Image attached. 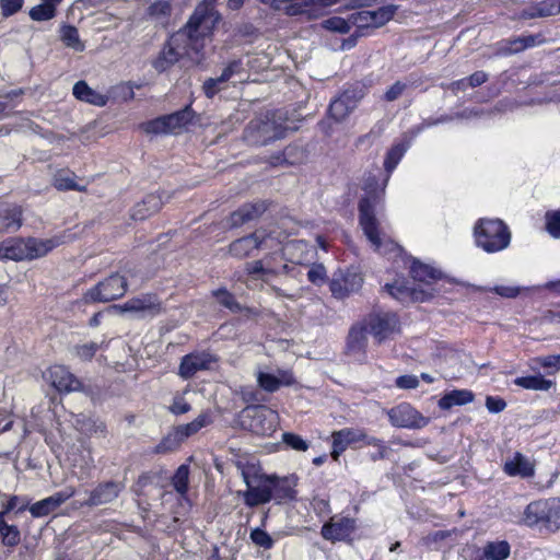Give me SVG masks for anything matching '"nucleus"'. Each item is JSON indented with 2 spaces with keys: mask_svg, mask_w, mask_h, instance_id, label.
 I'll use <instances>...</instances> for the list:
<instances>
[{
  "mask_svg": "<svg viewBox=\"0 0 560 560\" xmlns=\"http://www.w3.org/2000/svg\"><path fill=\"white\" fill-rule=\"evenodd\" d=\"M212 422L209 411L201 412L195 420L189 423L180 424L170 431L154 447V454H167L176 451L180 444L189 436L196 434L202 428Z\"/></svg>",
  "mask_w": 560,
  "mask_h": 560,
  "instance_id": "nucleus-8",
  "label": "nucleus"
},
{
  "mask_svg": "<svg viewBox=\"0 0 560 560\" xmlns=\"http://www.w3.org/2000/svg\"><path fill=\"white\" fill-rule=\"evenodd\" d=\"M241 475L246 483L247 488L252 487L253 483L256 482L257 479H260L265 474L260 472L255 465H244L241 466Z\"/></svg>",
  "mask_w": 560,
  "mask_h": 560,
  "instance_id": "nucleus-54",
  "label": "nucleus"
},
{
  "mask_svg": "<svg viewBox=\"0 0 560 560\" xmlns=\"http://www.w3.org/2000/svg\"><path fill=\"white\" fill-rule=\"evenodd\" d=\"M514 383L525 389L532 390H549L555 382L546 380L539 372L536 375L521 376L515 378Z\"/></svg>",
  "mask_w": 560,
  "mask_h": 560,
  "instance_id": "nucleus-36",
  "label": "nucleus"
},
{
  "mask_svg": "<svg viewBox=\"0 0 560 560\" xmlns=\"http://www.w3.org/2000/svg\"><path fill=\"white\" fill-rule=\"evenodd\" d=\"M308 280L314 284H322L326 278V269L323 265L313 266L307 272Z\"/></svg>",
  "mask_w": 560,
  "mask_h": 560,
  "instance_id": "nucleus-61",
  "label": "nucleus"
},
{
  "mask_svg": "<svg viewBox=\"0 0 560 560\" xmlns=\"http://www.w3.org/2000/svg\"><path fill=\"white\" fill-rule=\"evenodd\" d=\"M60 244L61 241L59 237L45 240L36 237L25 238L26 260L44 257Z\"/></svg>",
  "mask_w": 560,
  "mask_h": 560,
  "instance_id": "nucleus-25",
  "label": "nucleus"
},
{
  "mask_svg": "<svg viewBox=\"0 0 560 560\" xmlns=\"http://www.w3.org/2000/svg\"><path fill=\"white\" fill-rule=\"evenodd\" d=\"M22 211L20 207L13 206L5 210V214L3 217V229L16 231L22 225L21 220Z\"/></svg>",
  "mask_w": 560,
  "mask_h": 560,
  "instance_id": "nucleus-46",
  "label": "nucleus"
},
{
  "mask_svg": "<svg viewBox=\"0 0 560 560\" xmlns=\"http://www.w3.org/2000/svg\"><path fill=\"white\" fill-rule=\"evenodd\" d=\"M126 291L127 280L125 277L113 273L88 290L83 295V300L85 303H107L120 299L125 295Z\"/></svg>",
  "mask_w": 560,
  "mask_h": 560,
  "instance_id": "nucleus-9",
  "label": "nucleus"
},
{
  "mask_svg": "<svg viewBox=\"0 0 560 560\" xmlns=\"http://www.w3.org/2000/svg\"><path fill=\"white\" fill-rule=\"evenodd\" d=\"M410 273L415 280L424 283H429L431 280L440 278L439 271L419 261H413Z\"/></svg>",
  "mask_w": 560,
  "mask_h": 560,
  "instance_id": "nucleus-42",
  "label": "nucleus"
},
{
  "mask_svg": "<svg viewBox=\"0 0 560 560\" xmlns=\"http://www.w3.org/2000/svg\"><path fill=\"white\" fill-rule=\"evenodd\" d=\"M488 290L497 293L498 295H500L502 298H506V299H514L522 291V289L520 287H510V285H495Z\"/></svg>",
  "mask_w": 560,
  "mask_h": 560,
  "instance_id": "nucleus-60",
  "label": "nucleus"
},
{
  "mask_svg": "<svg viewBox=\"0 0 560 560\" xmlns=\"http://www.w3.org/2000/svg\"><path fill=\"white\" fill-rule=\"evenodd\" d=\"M560 13V0H544L523 12L524 18H547Z\"/></svg>",
  "mask_w": 560,
  "mask_h": 560,
  "instance_id": "nucleus-34",
  "label": "nucleus"
},
{
  "mask_svg": "<svg viewBox=\"0 0 560 560\" xmlns=\"http://www.w3.org/2000/svg\"><path fill=\"white\" fill-rule=\"evenodd\" d=\"M250 539L255 545L265 549H270L273 546V540L270 535L258 527L252 530Z\"/></svg>",
  "mask_w": 560,
  "mask_h": 560,
  "instance_id": "nucleus-55",
  "label": "nucleus"
},
{
  "mask_svg": "<svg viewBox=\"0 0 560 560\" xmlns=\"http://www.w3.org/2000/svg\"><path fill=\"white\" fill-rule=\"evenodd\" d=\"M368 326L354 325L351 327L348 335V348L350 350H358L368 346Z\"/></svg>",
  "mask_w": 560,
  "mask_h": 560,
  "instance_id": "nucleus-40",
  "label": "nucleus"
},
{
  "mask_svg": "<svg viewBox=\"0 0 560 560\" xmlns=\"http://www.w3.org/2000/svg\"><path fill=\"white\" fill-rule=\"evenodd\" d=\"M285 121L282 110L268 112L248 122L243 133L244 140L250 145H267L282 139L288 130H293Z\"/></svg>",
  "mask_w": 560,
  "mask_h": 560,
  "instance_id": "nucleus-3",
  "label": "nucleus"
},
{
  "mask_svg": "<svg viewBox=\"0 0 560 560\" xmlns=\"http://www.w3.org/2000/svg\"><path fill=\"white\" fill-rule=\"evenodd\" d=\"M217 361V357L211 352H189L182 360L179 374L184 378H190L198 371L212 369Z\"/></svg>",
  "mask_w": 560,
  "mask_h": 560,
  "instance_id": "nucleus-16",
  "label": "nucleus"
},
{
  "mask_svg": "<svg viewBox=\"0 0 560 560\" xmlns=\"http://www.w3.org/2000/svg\"><path fill=\"white\" fill-rule=\"evenodd\" d=\"M171 482L180 498L188 501L189 466L186 464L180 465L172 477Z\"/></svg>",
  "mask_w": 560,
  "mask_h": 560,
  "instance_id": "nucleus-38",
  "label": "nucleus"
},
{
  "mask_svg": "<svg viewBox=\"0 0 560 560\" xmlns=\"http://www.w3.org/2000/svg\"><path fill=\"white\" fill-rule=\"evenodd\" d=\"M282 442L288 447H290L294 451L305 452L308 448V442L295 433L284 432L282 434Z\"/></svg>",
  "mask_w": 560,
  "mask_h": 560,
  "instance_id": "nucleus-50",
  "label": "nucleus"
},
{
  "mask_svg": "<svg viewBox=\"0 0 560 560\" xmlns=\"http://www.w3.org/2000/svg\"><path fill=\"white\" fill-rule=\"evenodd\" d=\"M242 427L259 436L272 435L279 424V415L271 408L257 404L246 406L240 413Z\"/></svg>",
  "mask_w": 560,
  "mask_h": 560,
  "instance_id": "nucleus-6",
  "label": "nucleus"
},
{
  "mask_svg": "<svg viewBox=\"0 0 560 560\" xmlns=\"http://www.w3.org/2000/svg\"><path fill=\"white\" fill-rule=\"evenodd\" d=\"M364 92L361 88L359 91H345L339 97L334 100L329 105V116L336 122L345 120L349 114L357 107L358 102L363 97Z\"/></svg>",
  "mask_w": 560,
  "mask_h": 560,
  "instance_id": "nucleus-14",
  "label": "nucleus"
},
{
  "mask_svg": "<svg viewBox=\"0 0 560 560\" xmlns=\"http://www.w3.org/2000/svg\"><path fill=\"white\" fill-rule=\"evenodd\" d=\"M272 497L271 475H265L257 479L252 487L243 492L244 503L249 508L266 504L272 500Z\"/></svg>",
  "mask_w": 560,
  "mask_h": 560,
  "instance_id": "nucleus-18",
  "label": "nucleus"
},
{
  "mask_svg": "<svg viewBox=\"0 0 560 560\" xmlns=\"http://www.w3.org/2000/svg\"><path fill=\"white\" fill-rule=\"evenodd\" d=\"M475 395L469 389H453L445 393L439 400L438 405L442 410H448L455 406H464L471 402Z\"/></svg>",
  "mask_w": 560,
  "mask_h": 560,
  "instance_id": "nucleus-29",
  "label": "nucleus"
},
{
  "mask_svg": "<svg viewBox=\"0 0 560 560\" xmlns=\"http://www.w3.org/2000/svg\"><path fill=\"white\" fill-rule=\"evenodd\" d=\"M244 271L249 277L267 281L268 277H276L279 275L288 273L290 268L288 264L270 266V257H262L261 259L246 262L244 266Z\"/></svg>",
  "mask_w": 560,
  "mask_h": 560,
  "instance_id": "nucleus-19",
  "label": "nucleus"
},
{
  "mask_svg": "<svg viewBox=\"0 0 560 560\" xmlns=\"http://www.w3.org/2000/svg\"><path fill=\"white\" fill-rule=\"evenodd\" d=\"M396 8L393 5L382 7L375 11H371L374 27H380L388 22L395 14Z\"/></svg>",
  "mask_w": 560,
  "mask_h": 560,
  "instance_id": "nucleus-52",
  "label": "nucleus"
},
{
  "mask_svg": "<svg viewBox=\"0 0 560 560\" xmlns=\"http://www.w3.org/2000/svg\"><path fill=\"white\" fill-rule=\"evenodd\" d=\"M278 245L279 240L273 232L260 228L231 242L228 254L236 259H245L254 256L257 250L271 249Z\"/></svg>",
  "mask_w": 560,
  "mask_h": 560,
  "instance_id": "nucleus-7",
  "label": "nucleus"
},
{
  "mask_svg": "<svg viewBox=\"0 0 560 560\" xmlns=\"http://www.w3.org/2000/svg\"><path fill=\"white\" fill-rule=\"evenodd\" d=\"M511 552L506 540L491 541L483 547V557L488 560H505Z\"/></svg>",
  "mask_w": 560,
  "mask_h": 560,
  "instance_id": "nucleus-37",
  "label": "nucleus"
},
{
  "mask_svg": "<svg viewBox=\"0 0 560 560\" xmlns=\"http://www.w3.org/2000/svg\"><path fill=\"white\" fill-rule=\"evenodd\" d=\"M323 28L336 32L340 34H346L351 30V21H347L340 16H331L322 22Z\"/></svg>",
  "mask_w": 560,
  "mask_h": 560,
  "instance_id": "nucleus-45",
  "label": "nucleus"
},
{
  "mask_svg": "<svg viewBox=\"0 0 560 560\" xmlns=\"http://www.w3.org/2000/svg\"><path fill=\"white\" fill-rule=\"evenodd\" d=\"M173 5L171 0H156L147 9V15L150 20L166 26L172 15Z\"/></svg>",
  "mask_w": 560,
  "mask_h": 560,
  "instance_id": "nucleus-32",
  "label": "nucleus"
},
{
  "mask_svg": "<svg viewBox=\"0 0 560 560\" xmlns=\"http://www.w3.org/2000/svg\"><path fill=\"white\" fill-rule=\"evenodd\" d=\"M194 112L190 106L176 113L161 116L142 125L147 133H168L176 132L192 121Z\"/></svg>",
  "mask_w": 560,
  "mask_h": 560,
  "instance_id": "nucleus-10",
  "label": "nucleus"
},
{
  "mask_svg": "<svg viewBox=\"0 0 560 560\" xmlns=\"http://www.w3.org/2000/svg\"><path fill=\"white\" fill-rule=\"evenodd\" d=\"M163 198L161 195L150 194L147 195L142 201L135 205L131 210V219L142 221L152 214L160 211L163 206Z\"/></svg>",
  "mask_w": 560,
  "mask_h": 560,
  "instance_id": "nucleus-26",
  "label": "nucleus"
},
{
  "mask_svg": "<svg viewBox=\"0 0 560 560\" xmlns=\"http://www.w3.org/2000/svg\"><path fill=\"white\" fill-rule=\"evenodd\" d=\"M60 38L67 47L72 48L75 51H83L85 48L83 42L80 39L77 27L72 25L61 26Z\"/></svg>",
  "mask_w": 560,
  "mask_h": 560,
  "instance_id": "nucleus-41",
  "label": "nucleus"
},
{
  "mask_svg": "<svg viewBox=\"0 0 560 560\" xmlns=\"http://www.w3.org/2000/svg\"><path fill=\"white\" fill-rule=\"evenodd\" d=\"M257 383L261 389L268 393L277 392L281 386H291L296 383L291 371L278 370L277 374L257 371Z\"/></svg>",
  "mask_w": 560,
  "mask_h": 560,
  "instance_id": "nucleus-22",
  "label": "nucleus"
},
{
  "mask_svg": "<svg viewBox=\"0 0 560 560\" xmlns=\"http://www.w3.org/2000/svg\"><path fill=\"white\" fill-rule=\"evenodd\" d=\"M332 438V452L331 456L335 460L338 459L341 453H343L349 445L357 443L365 439V434L355 429L346 428L339 431H335Z\"/></svg>",
  "mask_w": 560,
  "mask_h": 560,
  "instance_id": "nucleus-24",
  "label": "nucleus"
},
{
  "mask_svg": "<svg viewBox=\"0 0 560 560\" xmlns=\"http://www.w3.org/2000/svg\"><path fill=\"white\" fill-rule=\"evenodd\" d=\"M212 32V19L206 7L191 14L186 25L174 33L164 44L152 67L158 72L172 68L182 58L199 63L203 59L205 42Z\"/></svg>",
  "mask_w": 560,
  "mask_h": 560,
  "instance_id": "nucleus-1",
  "label": "nucleus"
},
{
  "mask_svg": "<svg viewBox=\"0 0 560 560\" xmlns=\"http://www.w3.org/2000/svg\"><path fill=\"white\" fill-rule=\"evenodd\" d=\"M503 471L513 477L530 478L535 475V467L523 454L516 452L512 459L504 463Z\"/></svg>",
  "mask_w": 560,
  "mask_h": 560,
  "instance_id": "nucleus-27",
  "label": "nucleus"
},
{
  "mask_svg": "<svg viewBox=\"0 0 560 560\" xmlns=\"http://www.w3.org/2000/svg\"><path fill=\"white\" fill-rule=\"evenodd\" d=\"M74 494H75V490L73 487H66L65 489H62L58 492H55L54 494H51L48 498L50 499V501L52 502L54 506L57 510L61 504H63L67 500L72 498Z\"/></svg>",
  "mask_w": 560,
  "mask_h": 560,
  "instance_id": "nucleus-58",
  "label": "nucleus"
},
{
  "mask_svg": "<svg viewBox=\"0 0 560 560\" xmlns=\"http://www.w3.org/2000/svg\"><path fill=\"white\" fill-rule=\"evenodd\" d=\"M241 71H242V61L241 60H233L222 71V73L220 75L221 81H223L225 83L233 75L241 73Z\"/></svg>",
  "mask_w": 560,
  "mask_h": 560,
  "instance_id": "nucleus-62",
  "label": "nucleus"
},
{
  "mask_svg": "<svg viewBox=\"0 0 560 560\" xmlns=\"http://www.w3.org/2000/svg\"><path fill=\"white\" fill-rule=\"evenodd\" d=\"M74 425L77 430L84 434H92L94 432H97L100 429L102 431L104 429V425L102 423L98 424L94 419L82 413L77 416L74 420Z\"/></svg>",
  "mask_w": 560,
  "mask_h": 560,
  "instance_id": "nucleus-44",
  "label": "nucleus"
},
{
  "mask_svg": "<svg viewBox=\"0 0 560 560\" xmlns=\"http://www.w3.org/2000/svg\"><path fill=\"white\" fill-rule=\"evenodd\" d=\"M62 0H40V3L33 7L28 15L35 22H45L52 20L57 13V7Z\"/></svg>",
  "mask_w": 560,
  "mask_h": 560,
  "instance_id": "nucleus-33",
  "label": "nucleus"
},
{
  "mask_svg": "<svg viewBox=\"0 0 560 560\" xmlns=\"http://www.w3.org/2000/svg\"><path fill=\"white\" fill-rule=\"evenodd\" d=\"M268 203L262 200L245 203L229 217V225L238 228L245 223L257 220L267 210Z\"/></svg>",
  "mask_w": 560,
  "mask_h": 560,
  "instance_id": "nucleus-23",
  "label": "nucleus"
},
{
  "mask_svg": "<svg viewBox=\"0 0 560 560\" xmlns=\"http://www.w3.org/2000/svg\"><path fill=\"white\" fill-rule=\"evenodd\" d=\"M213 295L217 298L218 302L224 307L233 312H238L241 310V305L235 301L233 294L230 293L228 290L219 289L217 291H213Z\"/></svg>",
  "mask_w": 560,
  "mask_h": 560,
  "instance_id": "nucleus-51",
  "label": "nucleus"
},
{
  "mask_svg": "<svg viewBox=\"0 0 560 560\" xmlns=\"http://www.w3.org/2000/svg\"><path fill=\"white\" fill-rule=\"evenodd\" d=\"M0 498H4L9 502V509L15 512V514H20L25 510H28L31 500L27 497L21 495H7L5 493L0 492Z\"/></svg>",
  "mask_w": 560,
  "mask_h": 560,
  "instance_id": "nucleus-49",
  "label": "nucleus"
},
{
  "mask_svg": "<svg viewBox=\"0 0 560 560\" xmlns=\"http://www.w3.org/2000/svg\"><path fill=\"white\" fill-rule=\"evenodd\" d=\"M533 371L544 370L547 375L555 374L560 370V354H549L533 360L530 365Z\"/></svg>",
  "mask_w": 560,
  "mask_h": 560,
  "instance_id": "nucleus-39",
  "label": "nucleus"
},
{
  "mask_svg": "<svg viewBox=\"0 0 560 560\" xmlns=\"http://www.w3.org/2000/svg\"><path fill=\"white\" fill-rule=\"evenodd\" d=\"M25 238H9L0 244V259L26 260Z\"/></svg>",
  "mask_w": 560,
  "mask_h": 560,
  "instance_id": "nucleus-30",
  "label": "nucleus"
},
{
  "mask_svg": "<svg viewBox=\"0 0 560 560\" xmlns=\"http://www.w3.org/2000/svg\"><path fill=\"white\" fill-rule=\"evenodd\" d=\"M24 0H0L1 14L9 18L19 12L23 7Z\"/></svg>",
  "mask_w": 560,
  "mask_h": 560,
  "instance_id": "nucleus-57",
  "label": "nucleus"
},
{
  "mask_svg": "<svg viewBox=\"0 0 560 560\" xmlns=\"http://www.w3.org/2000/svg\"><path fill=\"white\" fill-rule=\"evenodd\" d=\"M298 476L290 475L285 477H278L276 475H271V492L272 500L277 504H282L287 502H291L296 500L298 491Z\"/></svg>",
  "mask_w": 560,
  "mask_h": 560,
  "instance_id": "nucleus-17",
  "label": "nucleus"
},
{
  "mask_svg": "<svg viewBox=\"0 0 560 560\" xmlns=\"http://www.w3.org/2000/svg\"><path fill=\"white\" fill-rule=\"evenodd\" d=\"M521 524L539 530L555 533L560 529V499H539L527 504Z\"/></svg>",
  "mask_w": 560,
  "mask_h": 560,
  "instance_id": "nucleus-4",
  "label": "nucleus"
},
{
  "mask_svg": "<svg viewBox=\"0 0 560 560\" xmlns=\"http://www.w3.org/2000/svg\"><path fill=\"white\" fill-rule=\"evenodd\" d=\"M388 182V175L378 188L377 179L369 176L364 183L366 197L359 202V221L364 235L373 246L374 250L381 252L383 246H392V242H387L385 235L380 229V222L375 217V207L382 200L385 194V187Z\"/></svg>",
  "mask_w": 560,
  "mask_h": 560,
  "instance_id": "nucleus-2",
  "label": "nucleus"
},
{
  "mask_svg": "<svg viewBox=\"0 0 560 560\" xmlns=\"http://www.w3.org/2000/svg\"><path fill=\"white\" fill-rule=\"evenodd\" d=\"M386 291L389 295H392L394 299L407 302L409 300L412 301H424L429 298V295L424 294L422 291H418L415 288H409L405 285L402 282L396 281L395 283H387L385 285Z\"/></svg>",
  "mask_w": 560,
  "mask_h": 560,
  "instance_id": "nucleus-28",
  "label": "nucleus"
},
{
  "mask_svg": "<svg viewBox=\"0 0 560 560\" xmlns=\"http://www.w3.org/2000/svg\"><path fill=\"white\" fill-rule=\"evenodd\" d=\"M406 151L407 145L404 143H397L389 149L384 161V167L388 176L397 166Z\"/></svg>",
  "mask_w": 560,
  "mask_h": 560,
  "instance_id": "nucleus-43",
  "label": "nucleus"
},
{
  "mask_svg": "<svg viewBox=\"0 0 560 560\" xmlns=\"http://www.w3.org/2000/svg\"><path fill=\"white\" fill-rule=\"evenodd\" d=\"M395 384L402 389H413L418 387L419 380L415 375H401L396 378Z\"/></svg>",
  "mask_w": 560,
  "mask_h": 560,
  "instance_id": "nucleus-64",
  "label": "nucleus"
},
{
  "mask_svg": "<svg viewBox=\"0 0 560 560\" xmlns=\"http://www.w3.org/2000/svg\"><path fill=\"white\" fill-rule=\"evenodd\" d=\"M73 95L80 101L96 106H104L107 103V96L91 89L85 81H79L74 84Z\"/></svg>",
  "mask_w": 560,
  "mask_h": 560,
  "instance_id": "nucleus-31",
  "label": "nucleus"
},
{
  "mask_svg": "<svg viewBox=\"0 0 560 560\" xmlns=\"http://www.w3.org/2000/svg\"><path fill=\"white\" fill-rule=\"evenodd\" d=\"M368 330L378 341L387 338L398 328V318L394 313L371 315L368 319Z\"/></svg>",
  "mask_w": 560,
  "mask_h": 560,
  "instance_id": "nucleus-20",
  "label": "nucleus"
},
{
  "mask_svg": "<svg viewBox=\"0 0 560 560\" xmlns=\"http://www.w3.org/2000/svg\"><path fill=\"white\" fill-rule=\"evenodd\" d=\"M30 513L33 517H44L56 511L49 498H45L30 505Z\"/></svg>",
  "mask_w": 560,
  "mask_h": 560,
  "instance_id": "nucleus-47",
  "label": "nucleus"
},
{
  "mask_svg": "<svg viewBox=\"0 0 560 560\" xmlns=\"http://www.w3.org/2000/svg\"><path fill=\"white\" fill-rule=\"evenodd\" d=\"M54 186L61 191L65 190H78L85 191V186H79L75 184L72 176L65 174H57L54 178Z\"/></svg>",
  "mask_w": 560,
  "mask_h": 560,
  "instance_id": "nucleus-48",
  "label": "nucleus"
},
{
  "mask_svg": "<svg viewBox=\"0 0 560 560\" xmlns=\"http://www.w3.org/2000/svg\"><path fill=\"white\" fill-rule=\"evenodd\" d=\"M223 83L220 77L207 79L202 85L206 96L209 98L213 97L221 90Z\"/></svg>",
  "mask_w": 560,
  "mask_h": 560,
  "instance_id": "nucleus-59",
  "label": "nucleus"
},
{
  "mask_svg": "<svg viewBox=\"0 0 560 560\" xmlns=\"http://www.w3.org/2000/svg\"><path fill=\"white\" fill-rule=\"evenodd\" d=\"M546 229L551 236L560 238V211L546 213Z\"/></svg>",
  "mask_w": 560,
  "mask_h": 560,
  "instance_id": "nucleus-53",
  "label": "nucleus"
},
{
  "mask_svg": "<svg viewBox=\"0 0 560 560\" xmlns=\"http://www.w3.org/2000/svg\"><path fill=\"white\" fill-rule=\"evenodd\" d=\"M125 489L120 481H103L90 491L89 498L81 503L82 506H98L115 501Z\"/></svg>",
  "mask_w": 560,
  "mask_h": 560,
  "instance_id": "nucleus-13",
  "label": "nucleus"
},
{
  "mask_svg": "<svg viewBox=\"0 0 560 560\" xmlns=\"http://www.w3.org/2000/svg\"><path fill=\"white\" fill-rule=\"evenodd\" d=\"M354 530L355 521L353 518L340 517L324 524L320 534L326 540L345 541L351 537Z\"/></svg>",
  "mask_w": 560,
  "mask_h": 560,
  "instance_id": "nucleus-21",
  "label": "nucleus"
},
{
  "mask_svg": "<svg viewBox=\"0 0 560 560\" xmlns=\"http://www.w3.org/2000/svg\"><path fill=\"white\" fill-rule=\"evenodd\" d=\"M390 424L395 428L421 429L429 423V419L422 416L410 404L401 402L386 411Z\"/></svg>",
  "mask_w": 560,
  "mask_h": 560,
  "instance_id": "nucleus-11",
  "label": "nucleus"
},
{
  "mask_svg": "<svg viewBox=\"0 0 560 560\" xmlns=\"http://www.w3.org/2000/svg\"><path fill=\"white\" fill-rule=\"evenodd\" d=\"M46 377L59 393L82 389L81 381L63 365H52L47 370Z\"/></svg>",
  "mask_w": 560,
  "mask_h": 560,
  "instance_id": "nucleus-15",
  "label": "nucleus"
},
{
  "mask_svg": "<svg viewBox=\"0 0 560 560\" xmlns=\"http://www.w3.org/2000/svg\"><path fill=\"white\" fill-rule=\"evenodd\" d=\"M477 245L487 253L505 249L511 242V232L500 219H480L475 225Z\"/></svg>",
  "mask_w": 560,
  "mask_h": 560,
  "instance_id": "nucleus-5",
  "label": "nucleus"
},
{
  "mask_svg": "<svg viewBox=\"0 0 560 560\" xmlns=\"http://www.w3.org/2000/svg\"><path fill=\"white\" fill-rule=\"evenodd\" d=\"M363 284L362 275L355 269L339 270L330 281V291L336 299H345L358 292Z\"/></svg>",
  "mask_w": 560,
  "mask_h": 560,
  "instance_id": "nucleus-12",
  "label": "nucleus"
},
{
  "mask_svg": "<svg viewBox=\"0 0 560 560\" xmlns=\"http://www.w3.org/2000/svg\"><path fill=\"white\" fill-rule=\"evenodd\" d=\"M124 311L127 312H144L155 311L160 312L161 304L154 295L145 294L138 298L130 299L124 306Z\"/></svg>",
  "mask_w": 560,
  "mask_h": 560,
  "instance_id": "nucleus-35",
  "label": "nucleus"
},
{
  "mask_svg": "<svg viewBox=\"0 0 560 560\" xmlns=\"http://www.w3.org/2000/svg\"><path fill=\"white\" fill-rule=\"evenodd\" d=\"M351 25H355L359 28L374 27L373 16L371 11H360L353 13L350 18Z\"/></svg>",
  "mask_w": 560,
  "mask_h": 560,
  "instance_id": "nucleus-56",
  "label": "nucleus"
},
{
  "mask_svg": "<svg viewBox=\"0 0 560 560\" xmlns=\"http://www.w3.org/2000/svg\"><path fill=\"white\" fill-rule=\"evenodd\" d=\"M486 407L489 410V412L498 413L505 409L506 402L503 398L488 396L486 398Z\"/></svg>",
  "mask_w": 560,
  "mask_h": 560,
  "instance_id": "nucleus-63",
  "label": "nucleus"
}]
</instances>
